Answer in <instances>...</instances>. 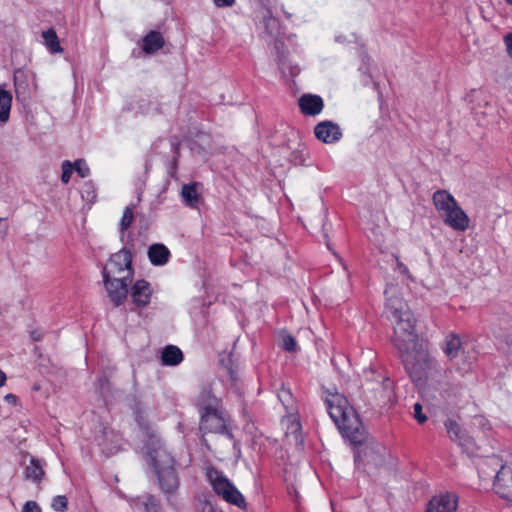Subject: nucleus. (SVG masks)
Returning <instances> with one entry per match:
<instances>
[{"label": "nucleus", "instance_id": "40", "mask_svg": "<svg viewBox=\"0 0 512 512\" xmlns=\"http://www.w3.org/2000/svg\"><path fill=\"white\" fill-rule=\"evenodd\" d=\"M6 381V375L5 373L0 369V387H2L5 384Z\"/></svg>", "mask_w": 512, "mask_h": 512}, {"label": "nucleus", "instance_id": "32", "mask_svg": "<svg viewBox=\"0 0 512 512\" xmlns=\"http://www.w3.org/2000/svg\"><path fill=\"white\" fill-rule=\"evenodd\" d=\"M72 173H73V164L70 161L65 160L62 163V175H61L62 182L67 184L70 181Z\"/></svg>", "mask_w": 512, "mask_h": 512}, {"label": "nucleus", "instance_id": "4", "mask_svg": "<svg viewBox=\"0 0 512 512\" xmlns=\"http://www.w3.org/2000/svg\"><path fill=\"white\" fill-rule=\"evenodd\" d=\"M206 477L214 492L229 504L241 509H246V501L241 492L230 482V480L214 467H208Z\"/></svg>", "mask_w": 512, "mask_h": 512}, {"label": "nucleus", "instance_id": "6", "mask_svg": "<svg viewBox=\"0 0 512 512\" xmlns=\"http://www.w3.org/2000/svg\"><path fill=\"white\" fill-rule=\"evenodd\" d=\"M103 282L110 297L111 301L115 306H120L124 303L128 295V286L131 283L132 278L129 276H110V272L105 267L102 271Z\"/></svg>", "mask_w": 512, "mask_h": 512}, {"label": "nucleus", "instance_id": "30", "mask_svg": "<svg viewBox=\"0 0 512 512\" xmlns=\"http://www.w3.org/2000/svg\"><path fill=\"white\" fill-rule=\"evenodd\" d=\"M72 164H73V170H75L81 178H85V177L89 176L90 169H89L88 165L86 164L85 160L78 159Z\"/></svg>", "mask_w": 512, "mask_h": 512}, {"label": "nucleus", "instance_id": "38", "mask_svg": "<svg viewBox=\"0 0 512 512\" xmlns=\"http://www.w3.org/2000/svg\"><path fill=\"white\" fill-rule=\"evenodd\" d=\"M5 401L9 404H13L15 405L17 403V396L14 395V394H7L5 397H4Z\"/></svg>", "mask_w": 512, "mask_h": 512}, {"label": "nucleus", "instance_id": "34", "mask_svg": "<svg viewBox=\"0 0 512 512\" xmlns=\"http://www.w3.org/2000/svg\"><path fill=\"white\" fill-rule=\"evenodd\" d=\"M414 409V418L420 423L423 424L427 421V416L422 412V405L420 403H415L413 406Z\"/></svg>", "mask_w": 512, "mask_h": 512}, {"label": "nucleus", "instance_id": "20", "mask_svg": "<svg viewBox=\"0 0 512 512\" xmlns=\"http://www.w3.org/2000/svg\"><path fill=\"white\" fill-rule=\"evenodd\" d=\"M183 353L179 347L175 345H167L161 355V361L166 366H176L183 361Z\"/></svg>", "mask_w": 512, "mask_h": 512}, {"label": "nucleus", "instance_id": "23", "mask_svg": "<svg viewBox=\"0 0 512 512\" xmlns=\"http://www.w3.org/2000/svg\"><path fill=\"white\" fill-rule=\"evenodd\" d=\"M42 37L46 47L51 53H61L63 51L58 36L53 28L43 31Z\"/></svg>", "mask_w": 512, "mask_h": 512}, {"label": "nucleus", "instance_id": "29", "mask_svg": "<svg viewBox=\"0 0 512 512\" xmlns=\"http://www.w3.org/2000/svg\"><path fill=\"white\" fill-rule=\"evenodd\" d=\"M278 398L286 409H288L293 403L292 393L290 389L285 388L283 386L278 392Z\"/></svg>", "mask_w": 512, "mask_h": 512}, {"label": "nucleus", "instance_id": "8", "mask_svg": "<svg viewBox=\"0 0 512 512\" xmlns=\"http://www.w3.org/2000/svg\"><path fill=\"white\" fill-rule=\"evenodd\" d=\"M493 487L500 498L509 501L512 504V468L502 466L496 473Z\"/></svg>", "mask_w": 512, "mask_h": 512}, {"label": "nucleus", "instance_id": "28", "mask_svg": "<svg viewBox=\"0 0 512 512\" xmlns=\"http://www.w3.org/2000/svg\"><path fill=\"white\" fill-rule=\"evenodd\" d=\"M133 219H134V215H133L132 208L130 206H127L124 209V212H123V215H122V218L120 221L121 231L127 230L130 227V225L132 224Z\"/></svg>", "mask_w": 512, "mask_h": 512}, {"label": "nucleus", "instance_id": "33", "mask_svg": "<svg viewBox=\"0 0 512 512\" xmlns=\"http://www.w3.org/2000/svg\"><path fill=\"white\" fill-rule=\"evenodd\" d=\"M282 347L288 352H295L297 350V343L292 335H285L282 339Z\"/></svg>", "mask_w": 512, "mask_h": 512}, {"label": "nucleus", "instance_id": "18", "mask_svg": "<svg viewBox=\"0 0 512 512\" xmlns=\"http://www.w3.org/2000/svg\"><path fill=\"white\" fill-rule=\"evenodd\" d=\"M165 44L162 34L158 31H150L143 38L142 49L146 54H153L160 50Z\"/></svg>", "mask_w": 512, "mask_h": 512}, {"label": "nucleus", "instance_id": "35", "mask_svg": "<svg viewBox=\"0 0 512 512\" xmlns=\"http://www.w3.org/2000/svg\"><path fill=\"white\" fill-rule=\"evenodd\" d=\"M22 512H42V510L37 502L27 501L23 506Z\"/></svg>", "mask_w": 512, "mask_h": 512}, {"label": "nucleus", "instance_id": "46", "mask_svg": "<svg viewBox=\"0 0 512 512\" xmlns=\"http://www.w3.org/2000/svg\"><path fill=\"white\" fill-rule=\"evenodd\" d=\"M511 345H512V340H511Z\"/></svg>", "mask_w": 512, "mask_h": 512}, {"label": "nucleus", "instance_id": "44", "mask_svg": "<svg viewBox=\"0 0 512 512\" xmlns=\"http://www.w3.org/2000/svg\"><path fill=\"white\" fill-rule=\"evenodd\" d=\"M508 339H509V340H508V343H510V344H511V340H512L511 336H508Z\"/></svg>", "mask_w": 512, "mask_h": 512}, {"label": "nucleus", "instance_id": "17", "mask_svg": "<svg viewBox=\"0 0 512 512\" xmlns=\"http://www.w3.org/2000/svg\"><path fill=\"white\" fill-rule=\"evenodd\" d=\"M432 200L440 215L457 204L455 198L446 190H437L434 192Z\"/></svg>", "mask_w": 512, "mask_h": 512}, {"label": "nucleus", "instance_id": "25", "mask_svg": "<svg viewBox=\"0 0 512 512\" xmlns=\"http://www.w3.org/2000/svg\"><path fill=\"white\" fill-rule=\"evenodd\" d=\"M211 405L213 408L219 407V400L211 393L209 390H203L199 396L197 406L199 408V412L202 413L206 411V407Z\"/></svg>", "mask_w": 512, "mask_h": 512}, {"label": "nucleus", "instance_id": "27", "mask_svg": "<svg viewBox=\"0 0 512 512\" xmlns=\"http://www.w3.org/2000/svg\"><path fill=\"white\" fill-rule=\"evenodd\" d=\"M51 507L57 512H65L68 509V499L64 495L55 496L52 499Z\"/></svg>", "mask_w": 512, "mask_h": 512}, {"label": "nucleus", "instance_id": "36", "mask_svg": "<svg viewBox=\"0 0 512 512\" xmlns=\"http://www.w3.org/2000/svg\"><path fill=\"white\" fill-rule=\"evenodd\" d=\"M504 43L506 45L508 55L512 57V33H508L504 37Z\"/></svg>", "mask_w": 512, "mask_h": 512}, {"label": "nucleus", "instance_id": "21", "mask_svg": "<svg viewBox=\"0 0 512 512\" xmlns=\"http://www.w3.org/2000/svg\"><path fill=\"white\" fill-rule=\"evenodd\" d=\"M12 95L9 91L0 87V122L6 123L10 117Z\"/></svg>", "mask_w": 512, "mask_h": 512}, {"label": "nucleus", "instance_id": "41", "mask_svg": "<svg viewBox=\"0 0 512 512\" xmlns=\"http://www.w3.org/2000/svg\"><path fill=\"white\" fill-rule=\"evenodd\" d=\"M176 166H177V160H174L172 162V167H171V170H173V173H175ZM170 174H171L172 177H174V174H172L171 171H170Z\"/></svg>", "mask_w": 512, "mask_h": 512}, {"label": "nucleus", "instance_id": "9", "mask_svg": "<svg viewBox=\"0 0 512 512\" xmlns=\"http://www.w3.org/2000/svg\"><path fill=\"white\" fill-rule=\"evenodd\" d=\"M440 216L443 222L455 231L464 232L469 228L470 219L458 203Z\"/></svg>", "mask_w": 512, "mask_h": 512}, {"label": "nucleus", "instance_id": "19", "mask_svg": "<svg viewBox=\"0 0 512 512\" xmlns=\"http://www.w3.org/2000/svg\"><path fill=\"white\" fill-rule=\"evenodd\" d=\"M24 475L27 480L40 483L45 476L42 461L31 457L29 464L24 469Z\"/></svg>", "mask_w": 512, "mask_h": 512}, {"label": "nucleus", "instance_id": "42", "mask_svg": "<svg viewBox=\"0 0 512 512\" xmlns=\"http://www.w3.org/2000/svg\"><path fill=\"white\" fill-rule=\"evenodd\" d=\"M201 442H202V444H203L204 446H206V447H207V449H209V450H210V446H209V444H208V442H207V440H206V438H205L204 436L202 437Z\"/></svg>", "mask_w": 512, "mask_h": 512}, {"label": "nucleus", "instance_id": "2", "mask_svg": "<svg viewBox=\"0 0 512 512\" xmlns=\"http://www.w3.org/2000/svg\"><path fill=\"white\" fill-rule=\"evenodd\" d=\"M324 403L342 436L350 440L353 445H361L366 439V432L347 398L338 392L327 393Z\"/></svg>", "mask_w": 512, "mask_h": 512}, {"label": "nucleus", "instance_id": "39", "mask_svg": "<svg viewBox=\"0 0 512 512\" xmlns=\"http://www.w3.org/2000/svg\"><path fill=\"white\" fill-rule=\"evenodd\" d=\"M31 338L34 341H40L42 339V334L39 331H33L31 332Z\"/></svg>", "mask_w": 512, "mask_h": 512}, {"label": "nucleus", "instance_id": "26", "mask_svg": "<svg viewBox=\"0 0 512 512\" xmlns=\"http://www.w3.org/2000/svg\"><path fill=\"white\" fill-rule=\"evenodd\" d=\"M381 388V400L382 402L390 401L393 396V388L392 382L389 378H383L382 382L379 384Z\"/></svg>", "mask_w": 512, "mask_h": 512}, {"label": "nucleus", "instance_id": "43", "mask_svg": "<svg viewBox=\"0 0 512 512\" xmlns=\"http://www.w3.org/2000/svg\"><path fill=\"white\" fill-rule=\"evenodd\" d=\"M270 21L275 22V20H274V19H272V18H270L269 20H265V22H266V28H268V27H269Z\"/></svg>", "mask_w": 512, "mask_h": 512}, {"label": "nucleus", "instance_id": "11", "mask_svg": "<svg viewBox=\"0 0 512 512\" xmlns=\"http://www.w3.org/2000/svg\"><path fill=\"white\" fill-rule=\"evenodd\" d=\"M458 507V497L454 493L438 494L431 498L426 512H455Z\"/></svg>", "mask_w": 512, "mask_h": 512}, {"label": "nucleus", "instance_id": "45", "mask_svg": "<svg viewBox=\"0 0 512 512\" xmlns=\"http://www.w3.org/2000/svg\"><path fill=\"white\" fill-rule=\"evenodd\" d=\"M512 5V0H507Z\"/></svg>", "mask_w": 512, "mask_h": 512}, {"label": "nucleus", "instance_id": "1", "mask_svg": "<svg viewBox=\"0 0 512 512\" xmlns=\"http://www.w3.org/2000/svg\"><path fill=\"white\" fill-rule=\"evenodd\" d=\"M395 292L393 286L385 290L386 307L395 319L392 342L411 380L419 382L426 378L433 360L419 341L412 312Z\"/></svg>", "mask_w": 512, "mask_h": 512}, {"label": "nucleus", "instance_id": "24", "mask_svg": "<svg viewBox=\"0 0 512 512\" xmlns=\"http://www.w3.org/2000/svg\"><path fill=\"white\" fill-rule=\"evenodd\" d=\"M135 420L140 429L147 435L148 440L157 437L156 431L141 410L135 411Z\"/></svg>", "mask_w": 512, "mask_h": 512}, {"label": "nucleus", "instance_id": "12", "mask_svg": "<svg viewBox=\"0 0 512 512\" xmlns=\"http://www.w3.org/2000/svg\"><path fill=\"white\" fill-rule=\"evenodd\" d=\"M152 288L148 281L137 280L131 288V298L137 307H146L151 300Z\"/></svg>", "mask_w": 512, "mask_h": 512}, {"label": "nucleus", "instance_id": "37", "mask_svg": "<svg viewBox=\"0 0 512 512\" xmlns=\"http://www.w3.org/2000/svg\"><path fill=\"white\" fill-rule=\"evenodd\" d=\"M214 4L217 7H231L234 5L235 0H213Z\"/></svg>", "mask_w": 512, "mask_h": 512}, {"label": "nucleus", "instance_id": "10", "mask_svg": "<svg viewBox=\"0 0 512 512\" xmlns=\"http://www.w3.org/2000/svg\"><path fill=\"white\" fill-rule=\"evenodd\" d=\"M315 137L326 144L338 142L342 137L340 126L332 121L319 122L314 128Z\"/></svg>", "mask_w": 512, "mask_h": 512}, {"label": "nucleus", "instance_id": "7", "mask_svg": "<svg viewBox=\"0 0 512 512\" xmlns=\"http://www.w3.org/2000/svg\"><path fill=\"white\" fill-rule=\"evenodd\" d=\"M107 271L110 272V276H129V278H132L133 268L131 252L123 248L112 254Z\"/></svg>", "mask_w": 512, "mask_h": 512}, {"label": "nucleus", "instance_id": "5", "mask_svg": "<svg viewBox=\"0 0 512 512\" xmlns=\"http://www.w3.org/2000/svg\"><path fill=\"white\" fill-rule=\"evenodd\" d=\"M200 420V431L203 434L216 433L227 435L229 439L233 437L232 432L227 427V419L220 408H213L210 404L203 411Z\"/></svg>", "mask_w": 512, "mask_h": 512}, {"label": "nucleus", "instance_id": "13", "mask_svg": "<svg viewBox=\"0 0 512 512\" xmlns=\"http://www.w3.org/2000/svg\"><path fill=\"white\" fill-rule=\"evenodd\" d=\"M298 104L301 112L306 116L318 115L324 108L323 99L314 94L302 95L298 100Z\"/></svg>", "mask_w": 512, "mask_h": 512}, {"label": "nucleus", "instance_id": "31", "mask_svg": "<svg viewBox=\"0 0 512 512\" xmlns=\"http://www.w3.org/2000/svg\"><path fill=\"white\" fill-rule=\"evenodd\" d=\"M146 512H159L160 503L158 499L153 495H148L144 502Z\"/></svg>", "mask_w": 512, "mask_h": 512}, {"label": "nucleus", "instance_id": "3", "mask_svg": "<svg viewBox=\"0 0 512 512\" xmlns=\"http://www.w3.org/2000/svg\"><path fill=\"white\" fill-rule=\"evenodd\" d=\"M145 447L161 491L168 496L174 494L179 487V478L173 456L158 436L148 440Z\"/></svg>", "mask_w": 512, "mask_h": 512}, {"label": "nucleus", "instance_id": "22", "mask_svg": "<svg viewBox=\"0 0 512 512\" xmlns=\"http://www.w3.org/2000/svg\"><path fill=\"white\" fill-rule=\"evenodd\" d=\"M181 196L186 204L192 208L197 207L200 195L197 190V183L185 184L181 189Z\"/></svg>", "mask_w": 512, "mask_h": 512}, {"label": "nucleus", "instance_id": "16", "mask_svg": "<svg viewBox=\"0 0 512 512\" xmlns=\"http://www.w3.org/2000/svg\"><path fill=\"white\" fill-rule=\"evenodd\" d=\"M462 348V341L458 334L450 332L445 336L442 343V350L449 360H453Z\"/></svg>", "mask_w": 512, "mask_h": 512}, {"label": "nucleus", "instance_id": "15", "mask_svg": "<svg viewBox=\"0 0 512 512\" xmlns=\"http://www.w3.org/2000/svg\"><path fill=\"white\" fill-rule=\"evenodd\" d=\"M444 426L449 438L460 446L466 447L472 442L471 438L466 436L456 421L448 419L445 421Z\"/></svg>", "mask_w": 512, "mask_h": 512}, {"label": "nucleus", "instance_id": "14", "mask_svg": "<svg viewBox=\"0 0 512 512\" xmlns=\"http://www.w3.org/2000/svg\"><path fill=\"white\" fill-rule=\"evenodd\" d=\"M149 261L154 266L165 265L171 256L169 249L161 243L152 244L147 252Z\"/></svg>", "mask_w": 512, "mask_h": 512}]
</instances>
